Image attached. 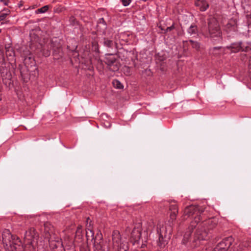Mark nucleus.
Returning <instances> with one entry per match:
<instances>
[{
	"label": "nucleus",
	"mask_w": 251,
	"mask_h": 251,
	"mask_svg": "<svg viewBox=\"0 0 251 251\" xmlns=\"http://www.w3.org/2000/svg\"><path fill=\"white\" fill-rule=\"evenodd\" d=\"M203 211L202 209L195 205H190L185 208L184 211L183 219H186L187 216L188 217L196 215L194 220L191 222L190 226L188 230L185 232L184 235V243L189 240L194 229H196L193 237L194 241L197 240H206L207 235V230L213 229L217 224V220L215 218L209 219L207 220L203 221L199 224L201 218V214Z\"/></svg>",
	"instance_id": "1"
},
{
	"label": "nucleus",
	"mask_w": 251,
	"mask_h": 251,
	"mask_svg": "<svg viewBox=\"0 0 251 251\" xmlns=\"http://www.w3.org/2000/svg\"><path fill=\"white\" fill-rule=\"evenodd\" d=\"M207 28V31L204 33L207 37H218L221 35V31L217 20L214 17H210L208 19L207 27L206 25H203V28Z\"/></svg>",
	"instance_id": "2"
},
{
	"label": "nucleus",
	"mask_w": 251,
	"mask_h": 251,
	"mask_svg": "<svg viewBox=\"0 0 251 251\" xmlns=\"http://www.w3.org/2000/svg\"><path fill=\"white\" fill-rule=\"evenodd\" d=\"M38 235L34 228L31 227L26 231L25 234V242L26 246L25 248V251H35V246Z\"/></svg>",
	"instance_id": "3"
},
{
	"label": "nucleus",
	"mask_w": 251,
	"mask_h": 251,
	"mask_svg": "<svg viewBox=\"0 0 251 251\" xmlns=\"http://www.w3.org/2000/svg\"><path fill=\"white\" fill-rule=\"evenodd\" d=\"M113 248L117 251H126L128 245L126 241L122 239L120 233L118 230H114L112 233Z\"/></svg>",
	"instance_id": "4"
},
{
	"label": "nucleus",
	"mask_w": 251,
	"mask_h": 251,
	"mask_svg": "<svg viewBox=\"0 0 251 251\" xmlns=\"http://www.w3.org/2000/svg\"><path fill=\"white\" fill-rule=\"evenodd\" d=\"M141 226L140 223L136 224L131 231V228L127 226L125 232L128 236H130L131 241L136 242L139 240L141 237Z\"/></svg>",
	"instance_id": "5"
},
{
	"label": "nucleus",
	"mask_w": 251,
	"mask_h": 251,
	"mask_svg": "<svg viewBox=\"0 0 251 251\" xmlns=\"http://www.w3.org/2000/svg\"><path fill=\"white\" fill-rule=\"evenodd\" d=\"M2 239L3 244H5L6 245L9 244L13 251H20L21 248L20 245L16 247L15 245V243H14L13 242L11 243V241L14 239L9 229H5L3 230L2 233Z\"/></svg>",
	"instance_id": "6"
},
{
	"label": "nucleus",
	"mask_w": 251,
	"mask_h": 251,
	"mask_svg": "<svg viewBox=\"0 0 251 251\" xmlns=\"http://www.w3.org/2000/svg\"><path fill=\"white\" fill-rule=\"evenodd\" d=\"M45 218L46 217L45 216H36L35 217V221L36 224L37 223H39V224L43 223L44 231L47 234H48V235H47V237L48 238L49 236H51V235L53 233L54 228L50 222H45L44 221Z\"/></svg>",
	"instance_id": "7"
},
{
	"label": "nucleus",
	"mask_w": 251,
	"mask_h": 251,
	"mask_svg": "<svg viewBox=\"0 0 251 251\" xmlns=\"http://www.w3.org/2000/svg\"><path fill=\"white\" fill-rule=\"evenodd\" d=\"M102 44L106 48L113 49L115 47L114 34L112 31H105L103 33Z\"/></svg>",
	"instance_id": "8"
},
{
	"label": "nucleus",
	"mask_w": 251,
	"mask_h": 251,
	"mask_svg": "<svg viewBox=\"0 0 251 251\" xmlns=\"http://www.w3.org/2000/svg\"><path fill=\"white\" fill-rule=\"evenodd\" d=\"M233 241L232 237L226 238L219 243L212 251H227L231 246Z\"/></svg>",
	"instance_id": "9"
},
{
	"label": "nucleus",
	"mask_w": 251,
	"mask_h": 251,
	"mask_svg": "<svg viewBox=\"0 0 251 251\" xmlns=\"http://www.w3.org/2000/svg\"><path fill=\"white\" fill-rule=\"evenodd\" d=\"M226 48L230 50L232 52H237L240 51H245L247 53L251 51L250 46H245L241 42L232 43Z\"/></svg>",
	"instance_id": "10"
},
{
	"label": "nucleus",
	"mask_w": 251,
	"mask_h": 251,
	"mask_svg": "<svg viewBox=\"0 0 251 251\" xmlns=\"http://www.w3.org/2000/svg\"><path fill=\"white\" fill-rule=\"evenodd\" d=\"M6 55L8 59L11 61H14L15 52L10 44L6 45L5 46Z\"/></svg>",
	"instance_id": "11"
},
{
	"label": "nucleus",
	"mask_w": 251,
	"mask_h": 251,
	"mask_svg": "<svg viewBox=\"0 0 251 251\" xmlns=\"http://www.w3.org/2000/svg\"><path fill=\"white\" fill-rule=\"evenodd\" d=\"M197 6L199 7L201 11H205L209 7V4L205 0H197L195 2Z\"/></svg>",
	"instance_id": "12"
},
{
	"label": "nucleus",
	"mask_w": 251,
	"mask_h": 251,
	"mask_svg": "<svg viewBox=\"0 0 251 251\" xmlns=\"http://www.w3.org/2000/svg\"><path fill=\"white\" fill-rule=\"evenodd\" d=\"M187 32L190 35H195L198 34V30L197 25H192L187 29Z\"/></svg>",
	"instance_id": "13"
},
{
	"label": "nucleus",
	"mask_w": 251,
	"mask_h": 251,
	"mask_svg": "<svg viewBox=\"0 0 251 251\" xmlns=\"http://www.w3.org/2000/svg\"><path fill=\"white\" fill-rule=\"evenodd\" d=\"M92 240H93L94 245H97L98 244H100L102 243V235L101 233H97L95 237H93L92 239Z\"/></svg>",
	"instance_id": "14"
},
{
	"label": "nucleus",
	"mask_w": 251,
	"mask_h": 251,
	"mask_svg": "<svg viewBox=\"0 0 251 251\" xmlns=\"http://www.w3.org/2000/svg\"><path fill=\"white\" fill-rule=\"evenodd\" d=\"M82 226H81L77 227V230L75 233V240L77 242H79V240H81L82 235Z\"/></svg>",
	"instance_id": "15"
},
{
	"label": "nucleus",
	"mask_w": 251,
	"mask_h": 251,
	"mask_svg": "<svg viewBox=\"0 0 251 251\" xmlns=\"http://www.w3.org/2000/svg\"><path fill=\"white\" fill-rule=\"evenodd\" d=\"M192 47L196 49L197 51H200L201 50V46L199 43L196 41H194L192 40L189 41Z\"/></svg>",
	"instance_id": "16"
},
{
	"label": "nucleus",
	"mask_w": 251,
	"mask_h": 251,
	"mask_svg": "<svg viewBox=\"0 0 251 251\" xmlns=\"http://www.w3.org/2000/svg\"><path fill=\"white\" fill-rule=\"evenodd\" d=\"M86 236L87 240L90 239V238H92V239L94 237V232L91 227H87L86 231Z\"/></svg>",
	"instance_id": "17"
},
{
	"label": "nucleus",
	"mask_w": 251,
	"mask_h": 251,
	"mask_svg": "<svg viewBox=\"0 0 251 251\" xmlns=\"http://www.w3.org/2000/svg\"><path fill=\"white\" fill-rule=\"evenodd\" d=\"M170 210L171 212H178V207L175 201H172L170 205Z\"/></svg>",
	"instance_id": "18"
},
{
	"label": "nucleus",
	"mask_w": 251,
	"mask_h": 251,
	"mask_svg": "<svg viewBox=\"0 0 251 251\" xmlns=\"http://www.w3.org/2000/svg\"><path fill=\"white\" fill-rule=\"evenodd\" d=\"M49 9V6L48 5H45L40 8L36 10L35 13L36 14L38 13H44L48 11Z\"/></svg>",
	"instance_id": "19"
},
{
	"label": "nucleus",
	"mask_w": 251,
	"mask_h": 251,
	"mask_svg": "<svg viewBox=\"0 0 251 251\" xmlns=\"http://www.w3.org/2000/svg\"><path fill=\"white\" fill-rule=\"evenodd\" d=\"M114 87L117 89H122L123 88L122 84L118 80H114L113 81Z\"/></svg>",
	"instance_id": "20"
},
{
	"label": "nucleus",
	"mask_w": 251,
	"mask_h": 251,
	"mask_svg": "<svg viewBox=\"0 0 251 251\" xmlns=\"http://www.w3.org/2000/svg\"><path fill=\"white\" fill-rule=\"evenodd\" d=\"M98 24V26L102 29H104L106 27V25L103 18H100L99 20Z\"/></svg>",
	"instance_id": "21"
},
{
	"label": "nucleus",
	"mask_w": 251,
	"mask_h": 251,
	"mask_svg": "<svg viewBox=\"0 0 251 251\" xmlns=\"http://www.w3.org/2000/svg\"><path fill=\"white\" fill-rule=\"evenodd\" d=\"M117 61L114 58L108 59L106 61V64L109 66V68L110 67H112V65L117 62Z\"/></svg>",
	"instance_id": "22"
},
{
	"label": "nucleus",
	"mask_w": 251,
	"mask_h": 251,
	"mask_svg": "<svg viewBox=\"0 0 251 251\" xmlns=\"http://www.w3.org/2000/svg\"><path fill=\"white\" fill-rule=\"evenodd\" d=\"M119 68V64L117 61L116 63H115L113 65L112 67H110L109 69L113 72L116 71L118 70Z\"/></svg>",
	"instance_id": "23"
},
{
	"label": "nucleus",
	"mask_w": 251,
	"mask_h": 251,
	"mask_svg": "<svg viewBox=\"0 0 251 251\" xmlns=\"http://www.w3.org/2000/svg\"><path fill=\"white\" fill-rule=\"evenodd\" d=\"M96 250L98 251H104V249H103L102 244H98L97 245H94Z\"/></svg>",
	"instance_id": "24"
},
{
	"label": "nucleus",
	"mask_w": 251,
	"mask_h": 251,
	"mask_svg": "<svg viewBox=\"0 0 251 251\" xmlns=\"http://www.w3.org/2000/svg\"><path fill=\"white\" fill-rule=\"evenodd\" d=\"M6 13H2L0 15V21H2L5 19L6 16L9 14V11L6 10Z\"/></svg>",
	"instance_id": "25"
},
{
	"label": "nucleus",
	"mask_w": 251,
	"mask_h": 251,
	"mask_svg": "<svg viewBox=\"0 0 251 251\" xmlns=\"http://www.w3.org/2000/svg\"><path fill=\"white\" fill-rule=\"evenodd\" d=\"M121 0V2H122V4L124 6H128V5H129V4L131 2V0Z\"/></svg>",
	"instance_id": "26"
},
{
	"label": "nucleus",
	"mask_w": 251,
	"mask_h": 251,
	"mask_svg": "<svg viewBox=\"0 0 251 251\" xmlns=\"http://www.w3.org/2000/svg\"><path fill=\"white\" fill-rule=\"evenodd\" d=\"M247 18L248 20V32H251V22H249V19L251 18V14H248L247 15Z\"/></svg>",
	"instance_id": "27"
},
{
	"label": "nucleus",
	"mask_w": 251,
	"mask_h": 251,
	"mask_svg": "<svg viewBox=\"0 0 251 251\" xmlns=\"http://www.w3.org/2000/svg\"><path fill=\"white\" fill-rule=\"evenodd\" d=\"M177 213H178V212H176V211L171 212V214H170L171 219H172L173 220L175 219Z\"/></svg>",
	"instance_id": "28"
},
{
	"label": "nucleus",
	"mask_w": 251,
	"mask_h": 251,
	"mask_svg": "<svg viewBox=\"0 0 251 251\" xmlns=\"http://www.w3.org/2000/svg\"><path fill=\"white\" fill-rule=\"evenodd\" d=\"M91 221L90 220V219L88 217L87 218V220H86V226H87V227H91Z\"/></svg>",
	"instance_id": "29"
},
{
	"label": "nucleus",
	"mask_w": 251,
	"mask_h": 251,
	"mask_svg": "<svg viewBox=\"0 0 251 251\" xmlns=\"http://www.w3.org/2000/svg\"><path fill=\"white\" fill-rule=\"evenodd\" d=\"M93 48L95 50V51H98L99 50L98 48V44L97 43H95L93 44Z\"/></svg>",
	"instance_id": "30"
},
{
	"label": "nucleus",
	"mask_w": 251,
	"mask_h": 251,
	"mask_svg": "<svg viewBox=\"0 0 251 251\" xmlns=\"http://www.w3.org/2000/svg\"><path fill=\"white\" fill-rule=\"evenodd\" d=\"M174 27L173 25L171 26L170 27H168L166 29V32H169L171 31L173 29H174Z\"/></svg>",
	"instance_id": "31"
},
{
	"label": "nucleus",
	"mask_w": 251,
	"mask_h": 251,
	"mask_svg": "<svg viewBox=\"0 0 251 251\" xmlns=\"http://www.w3.org/2000/svg\"><path fill=\"white\" fill-rule=\"evenodd\" d=\"M70 21L72 23V24H75V19L74 17H72L70 18Z\"/></svg>",
	"instance_id": "32"
},
{
	"label": "nucleus",
	"mask_w": 251,
	"mask_h": 251,
	"mask_svg": "<svg viewBox=\"0 0 251 251\" xmlns=\"http://www.w3.org/2000/svg\"><path fill=\"white\" fill-rule=\"evenodd\" d=\"M1 2H2L4 3L5 5H7L8 2V0H0Z\"/></svg>",
	"instance_id": "33"
},
{
	"label": "nucleus",
	"mask_w": 251,
	"mask_h": 251,
	"mask_svg": "<svg viewBox=\"0 0 251 251\" xmlns=\"http://www.w3.org/2000/svg\"><path fill=\"white\" fill-rule=\"evenodd\" d=\"M163 235L160 232V234H159V240H163Z\"/></svg>",
	"instance_id": "34"
},
{
	"label": "nucleus",
	"mask_w": 251,
	"mask_h": 251,
	"mask_svg": "<svg viewBox=\"0 0 251 251\" xmlns=\"http://www.w3.org/2000/svg\"><path fill=\"white\" fill-rule=\"evenodd\" d=\"M219 49H220V47H215L214 48H213V50H216Z\"/></svg>",
	"instance_id": "35"
},
{
	"label": "nucleus",
	"mask_w": 251,
	"mask_h": 251,
	"mask_svg": "<svg viewBox=\"0 0 251 251\" xmlns=\"http://www.w3.org/2000/svg\"><path fill=\"white\" fill-rule=\"evenodd\" d=\"M250 50H251V45H250Z\"/></svg>",
	"instance_id": "36"
},
{
	"label": "nucleus",
	"mask_w": 251,
	"mask_h": 251,
	"mask_svg": "<svg viewBox=\"0 0 251 251\" xmlns=\"http://www.w3.org/2000/svg\"><path fill=\"white\" fill-rule=\"evenodd\" d=\"M33 8H34V7L32 6V9H33Z\"/></svg>",
	"instance_id": "37"
},
{
	"label": "nucleus",
	"mask_w": 251,
	"mask_h": 251,
	"mask_svg": "<svg viewBox=\"0 0 251 251\" xmlns=\"http://www.w3.org/2000/svg\"><path fill=\"white\" fill-rule=\"evenodd\" d=\"M229 251H231V249H230V250H229Z\"/></svg>",
	"instance_id": "38"
},
{
	"label": "nucleus",
	"mask_w": 251,
	"mask_h": 251,
	"mask_svg": "<svg viewBox=\"0 0 251 251\" xmlns=\"http://www.w3.org/2000/svg\"><path fill=\"white\" fill-rule=\"evenodd\" d=\"M1 32V29H0V32Z\"/></svg>",
	"instance_id": "39"
}]
</instances>
